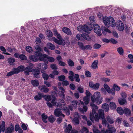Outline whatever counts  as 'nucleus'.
<instances>
[{
	"mask_svg": "<svg viewBox=\"0 0 133 133\" xmlns=\"http://www.w3.org/2000/svg\"><path fill=\"white\" fill-rule=\"evenodd\" d=\"M33 74L34 77L36 78L39 77V75L40 73V71L39 69H33Z\"/></svg>",
	"mask_w": 133,
	"mask_h": 133,
	"instance_id": "obj_20",
	"label": "nucleus"
},
{
	"mask_svg": "<svg viewBox=\"0 0 133 133\" xmlns=\"http://www.w3.org/2000/svg\"><path fill=\"white\" fill-rule=\"evenodd\" d=\"M124 113L126 116H130L131 114V112L129 109L126 108L124 109Z\"/></svg>",
	"mask_w": 133,
	"mask_h": 133,
	"instance_id": "obj_30",
	"label": "nucleus"
},
{
	"mask_svg": "<svg viewBox=\"0 0 133 133\" xmlns=\"http://www.w3.org/2000/svg\"><path fill=\"white\" fill-rule=\"evenodd\" d=\"M35 49L37 50V51H37L38 52L42 51V49L38 45L36 46L35 47Z\"/></svg>",
	"mask_w": 133,
	"mask_h": 133,
	"instance_id": "obj_56",
	"label": "nucleus"
},
{
	"mask_svg": "<svg viewBox=\"0 0 133 133\" xmlns=\"http://www.w3.org/2000/svg\"><path fill=\"white\" fill-rule=\"evenodd\" d=\"M91 100L92 103L90 104V106L92 107V113H90V119L91 121L93 122L95 120L98 121L99 119H103L104 117V113L103 110L101 109L98 110L99 115L96 114V111L98 109L97 106L94 104L95 102L98 104H100L102 102V98L101 97L100 93L98 92H95L93 96L91 97Z\"/></svg>",
	"mask_w": 133,
	"mask_h": 133,
	"instance_id": "obj_1",
	"label": "nucleus"
},
{
	"mask_svg": "<svg viewBox=\"0 0 133 133\" xmlns=\"http://www.w3.org/2000/svg\"><path fill=\"white\" fill-rule=\"evenodd\" d=\"M46 34L48 37H51L53 36V34L51 31L50 30H47Z\"/></svg>",
	"mask_w": 133,
	"mask_h": 133,
	"instance_id": "obj_45",
	"label": "nucleus"
},
{
	"mask_svg": "<svg viewBox=\"0 0 133 133\" xmlns=\"http://www.w3.org/2000/svg\"><path fill=\"white\" fill-rule=\"evenodd\" d=\"M63 31L65 33L69 35H71L72 33L70 30L68 28L64 27L62 29Z\"/></svg>",
	"mask_w": 133,
	"mask_h": 133,
	"instance_id": "obj_24",
	"label": "nucleus"
},
{
	"mask_svg": "<svg viewBox=\"0 0 133 133\" xmlns=\"http://www.w3.org/2000/svg\"><path fill=\"white\" fill-rule=\"evenodd\" d=\"M116 27L119 31H122L124 29V24L122 22L120 21H117Z\"/></svg>",
	"mask_w": 133,
	"mask_h": 133,
	"instance_id": "obj_12",
	"label": "nucleus"
},
{
	"mask_svg": "<svg viewBox=\"0 0 133 133\" xmlns=\"http://www.w3.org/2000/svg\"><path fill=\"white\" fill-rule=\"evenodd\" d=\"M43 97L46 101L49 102L51 101L52 98L54 97V96L52 95H43Z\"/></svg>",
	"mask_w": 133,
	"mask_h": 133,
	"instance_id": "obj_21",
	"label": "nucleus"
},
{
	"mask_svg": "<svg viewBox=\"0 0 133 133\" xmlns=\"http://www.w3.org/2000/svg\"><path fill=\"white\" fill-rule=\"evenodd\" d=\"M62 103V104H61L60 103H58L56 105L57 107H59L61 110H63L64 112L66 111L67 110H69L68 108L66 107H65L63 108H62V105H64L65 104V103L64 101H63Z\"/></svg>",
	"mask_w": 133,
	"mask_h": 133,
	"instance_id": "obj_14",
	"label": "nucleus"
},
{
	"mask_svg": "<svg viewBox=\"0 0 133 133\" xmlns=\"http://www.w3.org/2000/svg\"><path fill=\"white\" fill-rule=\"evenodd\" d=\"M90 98L88 96H85L83 98V101L86 104H87L89 102Z\"/></svg>",
	"mask_w": 133,
	"mask_h": 133,
	"instance_id": "obj_39",
	"label": "nucleus"
},
{
	"mask_svg": "<svg viewBox=\"0 0 133 133\" xmlns=\"http://www.w3.org/2000/svg\"><path fill=\"white\" fill-rule=\"evenodd\" d=\"M56 35L57 36V38L59 40H57L56 38L55 37H53L52 38V40L55 43L59 45L62 44L63 45H64L65 44V42H64V43L63 42L64 41V40L63 39H62L60 35L59 34H58Z\"/></svg>",
	"mask_w": 133,
	"mask_h": 133,
	"instance_id": "obj_7",
	"label": "nucleus"
},
{
	"mask_svg": "<svg viewBox=\"0 0 133 133\" xmlns=\"http://www.w3.org/2000/svg\"><path fill=\"white\" fill-rule=\"evenodd\" d=\"M117 51L120 55H122L123 54V49L121 47H119L117 49Z\"/></svg>",
	"mask_w": 133,
	"mask_h": 133,
	"instance_id": "obj_41",
	"label": "nucleus"
},
{
	"mask_svg": "<svg viewBox=\"0 0 133 133\" xmlns=\"http://www.w3.org/2000/svg\"><path fill=\"white\" fill-rule=\"evenodd\" d=\"M14 130V126L11 124L10 126L8 127L5 130V133H12Z\"/></svg>",
	"mask_w": 133,
	"mask_h": 133,
	"instance_id": "obj_17",
	"label": "nucleus"
},
{
	"mask_svg": "<svg viewBox=\"0 0 133 133\" xmlns=\"http://www.w3.org/2000/svg\"><path fill=\"white\" fill-rule=\"evenodd\" d=\"M103 21L105 25L108 27H115L116 25L115 20L112 17H104L103 18Z\"/></svg>",
	"mask_w": 133,
	"mask_h": 133,
	"instance_id": "obj_2",
	"label": "nucleus"
},
{
	"mask_svg": "<svg viewBox=\"0 0 133 133\" xmlns=\"http://www.w3.org/2000/svg\"><path fill=\"white\" fill-rule=\"evenodd\" d=\"M35 54L36 56L33 55H31L29 56V59L30 60L32 61L37 62L38 60H39V58L41 57L40 56H38V53H40L38 52L37 51H35Z\"/></svg>",
	"mask_w": 133,
	"mask_h": 133,
	"instance_id": "obj_8",
	"label": "nucleus"
},
{
	"mask_svg": "<svg viewBox=\"0 0 133 133\" xmlns=\"http://www.w3.org/2000/svg\"><path fill=\"white\" fill-rule=\"evenodd\" d=\"M101 47V45L98 44H95L94 46V48L95 49H98L100 48Z\"/></svg>",
	"mask_w": 133,
	"mask_h": 133,
	"instance_id": "obj_64",
	"label": "nucleus"
},
{
	"mask_svg": "<svg viewBox=\"0 0 133 133\" xmlns=\"http://www.w3.org/2000/svg\"><path fill=\"white\" fill-rule=\"evenodd\" d=\"M117 112L121 115H122L124 113V110H123V109L121 107L117 108Z\"/></svg>",
	"mask_w": 133,
	"mask_h": 133,
	"instance_id": "obj_34",
	"label": "nucleus"
},
{
	"mask_svg": "<svg viewBox=\"0 0 133 133\" xmlns=\"http://www.w3.org/2000/svg\"><path fill=\"white\" fill-rule=\"evenodd\" d=\"M31 83L34 87L38 86L39 85V83L38 80H32L31 81Z\"/></svg>",
	"mask_w": 133,
	"mask_h": 133,
	"instance_id": "obj_26",
	"label": "nucleus"
},
{
	"mask_svg": "<svg viewBox=\"0 0 133 133\" xmlns=\"http://www.w3.org/2000/svg\"><path fill=\"white\" fill-rule=\"evenodd\" d=\"M94 31L95 32L98 36H100L102 35L101 29L99 25L97 24H95L94 25Z\"/></svg>",
	"mask_w": 133,
	"mask_h": 133,
	"instance_id": "obj_9",
	"label": "nucleus"
},
{
	"mask_svg": "<svg viewBox=\"0 0 133 133\" xmlns=\"http://www.w3.org/2000/svg\"><path fill=\"white\" fill-rule=\"evenodd\" d=\"M43 94L40 92L38 93V95L35 96L34 97L35 100L37 101H38L41 99L42 97H43Z\"/></svg>",
	"mask_w": 133,
	"mask_h": 133,
	"instance_id": "obj_23",
	"label": "nucleus"
},
{
	"mask_svg": "<svg viewBox=\"0 0 133 133\" xmlns=\"http://www.w3.org/2000/svg\"><path fill=\"white\" fill-rule=\"evenodd\" d=\"M50 66L52 69H57V66L55 64H52L50 65Z\"/></svg>",
	"mask_w": 133,
	"mask_h": 133,
	"instance_id": "obj_63",
	"label": "nucleus"
},
{
	"mask_svg": "<svg viewBox=\"0 0 133 133\" xmlns=\"http://www.w3.org/2000/svg\"><path fill=\"white\" fill-rule=\"evenodd\" d=\"M26 51L30 53H32L33 50L32 47L30 46H27L26 48Z\"/></svg>",
	"mask_w": 133,
	"mask_h": 133,
	"instance_id": "obj_40",
	"label": "nucleus"
},
{
	"mask_svg": "<svg viewBox=\"0 0 133 133\" xmlns=\"http://www.w3.org/2000/svg\"><path fill=\"white\" fill-rule=\"evenodd\" d=\"M78 91L81 93H82L84 92L83 88L82 86L79 87L78 88Z\"/></svg>",
	"mask_w": 133,
	"mask_h": 133,
	"instance_id": "obj_62",
	"label": "nucleus"
},
{
	"mask_svg": "<svg viewBox=\"0 0 133 133\" xmlns=\"http://www.w3.org/2000/svg\"><path fill=\"white\" fill-rule=\"evenodd\" d=\"M120 89V88L116 84H114L113 85L112 88L111 89V90L119 91Z\"/></svg>",
	"mask_w": 133,
	"mask_h": 133,
	"instance_id": "obj_27",
	"label": "nucleus"
},
{
	"mask_svg": "<svg viewBox=\"0 0 133 133\" xmlns=\"http://www.w3.org/2000/svg\"><path fill=\"white\" fill-rule=\"evenodd\" d=\"M61 109H55L54 112V114L56 116L58 117L60 116H63V117H64V115L62 114L61 111Z\"/></svg>",
	"mask_w": 133,
	"mask_h": 133,
	"instance_id": "obj_18",
	"label": "nucleus"
},
{
	"mask_svg": "<svg viewBox=\"0 0 133 133\" xmlns=\"http://www.w3.org/2000/svg\"><path fill=\"white\" fill-rule=\"evenodd\" d=\"M98 63V61L97 60L94 61L92 63L91 67L92 68L95 69L98 67L97 64Z\"/></svg>",
	"mask_w": 133,
	"mask_h": 133,
	"instance_id": "obj_28",
	"label": "nucleus"
},
{
	"mask_svg": "<svg viewBox=\"0 0 133 133\" xmlns=\"http://www.w3.org/2000/svg\"><path fill=\"white\" fill-rule=\"evenodd\" d=\"M109 105L110 108L112 109H115L116 107V105L115 103L113 102H110Z\"/></svg>",
	"mask_w": 133,
	"mask_h": 133,
	"instance_id": "obj_35",
	"label": "nucleus"
},
{
	"mask_svg": "<svg viewBox=\"0 0 133 133\" xmlns=\"http://www.w3.org/2000/svg\"><path fill=\"white\" fill-rule=\"evenodd\" d=\"M81 36L85 40L88 41H93L94 40L95 38V36L94 35L89 36L88 34L85 33L82 34L81 35Z\"/></svg>",
	"mask_w": 133,
	"mask_h": 133,
	"instance_id": "obj_10",
	"label": "nucleus"
},
{
	"mask_svg": "<svg viewBox=\"0 0 133 133\" xmlns=\"http://www.w3.org/2000/svg\"><path fill=\"white\" fill-rule=\"evenodd\" d=\"M102 30L103 33L105 35L106 33H111V32L110 30L105 27H103L102 29Z\"/></svg>",
	"mask_w": 133,
	"mask_h": 133,
	"instance_id": "obj_22",
	"label": "nucleus"
},
{
	"mask_svg": "<svg viewBox=\"0 0 133 133\" xmlns=\"http://www.w3.org/2000/svg\"><path fill=\"white\" fill-rule=\"evenodd\" d=\"M78 44L80 48L82 50H84V46L83 45V44L81 42H78Z\"/></svg>",
	"mask_w": 133,
	"mask_h": 133,
	"instance_id": "obj_49",
	"label": "nucleus"
},
{
	"mask_svg": "<svg viewBox=\"0 0 133 133\" xmlns=\"http://www.w3.org/2000/svg\"><path fill=\"white\" fill-rule=\"evenodd\" d=\"M29 66L26 67L25 69V70L29 71V72H31L33 71L32 68H33V64L30 63L29 65Z\"/></svg>",
	"mask_w": 133,
	"mask_h": 133,
	"instance_id": "obj_25",
	"label": "nucleus"
},
{
	"mask_svg": "<svg viewBox=\"0 0 133 133\" xmlns=\"http://www.w3.org/2000/svg\"><path fill=\"white\" fill-rule=\"evenodd\" d=\"M68 64L70 66H73L74 65V63L70 59H69L68 61Z\"/></svg>",
	"mask_w": 133,
	"mask_h": 133,
	"instance_id": "obj_50",
	"label": "nucleus"
},
{
	"mask_svg": "<svg viewBox=\"0 0 133 133\" xmlns=\"http://www.w3.org/2000/svg\"><path fill=\"white\" fill-rule=\"evenodd\" d=\"M79 75L78 74H75L74 76V78L76 79V81L77 82L80 81V79L79 78Z\"/></svg>",
	"mask_w": 133,
	"mask_h": 133,
	"instance_id": "obj_54",
	"label": "nucleus"
},
{
	"mask_svg": "<svg viewBox=\"0 0 133 133\" xmlns=\"http://www.w3.org/2000/svg\"><path fill=\"white\" fill-rule=\"evenodd\" d=\"M16 74L18 73L20 71H23L25 69L24 66L21 65L18 66L17 68H14Z\"/></svg>",
	"mask_w": 133,
	"mask_h": 133,
	"instance_id": "obj_19",
	"label": "nucleus"
},
{
	"mask_svg": "<svg viewBox=\"0 0 133 133\" xmlns=\"http://www.w3.org/2000/svg\"><path fill=\"white\" fill-rule=\"evenodd\" d=\"M106 119L107 121L110 124H112L114 122V120L112 118H110L109 116L107 117Z\"/></svg>",
	"mask_w": 133,
	"mask_h": 133,
	"instance_id": "obj_37",
	"label": "nucleus"
},
{
	"mask_svg": "<svg viewBox=\"0 0 133 133\" xmlns=\"http://www.w3.org/2000/svg\"><path fill=\"white\" fill-rule=\"evenodd\" d=\"M15 131H18L21 128L20 127L19 125L17 124L15 125Z\"/></svg>",
	"mask_w": 133,
	"mask_h": 133,
	"instance_id": "obj_60",
	"label": "nucleus"
},
{
	"mask_svg": "<svg viewBox=\"0 0 133 133\" xmlns=\"http://www.w3.org/2000/svg\"><path fill=\"white\" fill-rule=\"evenodd\" d=\"M89 19L91 24L93 25H94V24L95 23V21L94 17L92 16H90L89 18Z\"/></svg>",
	"mask_w": 133,
	"mask_h": 133,
	"instance_id": "obj_46",
	"label": "nucleus"
},
{
	"mask_svg": "<svg viewBox=\"0 0 133 133\" xmlns=\"http://www.w3.org/2000/svg\"><path fill=\"white\" fill-rule=\"evenodd\" d=\"M104 87L107 92L109 93H111L113 95H115V90H111L108 84H104Z\"/></svg>",
	"mask_w": 133,
	"mask_h": 133,
	"instance_id": "obj_13",
	"label": "nucleus"
},
{
	"mask_svg": "<svg viewBox=\"0 0 133 133\" xmlns=\"http://www.w3.org/2000/svg\"><path fill=\"white\" fill-rule=\"evenodd\" d=\"M19 58L22 60H25L27 59V57L23 54H21L20 55Z\"/></svg>",
	"mask_w": 133,
	"mask_h": 133,
	"instance_id": "obj_48",
	"label": "nucleus"
},
{
	"mask_svg": "<svg viewBox=\"0 0 133 133\" xmlns=\"http://www.w3.org/2000/svg\"><path fill=\"white\" fill-rule=\"evenodd\" d=\"M42 77L45 80H47L49 78L48 75L46 74L43 73L42 74Z\"/></svg>",
	"mask_w": 133,
	"mask_h": 133,
	"instance_id": "obj_53",
	"label": "nucleus"
},
{
	"mask_svg": "<svg viewBox=\"0 0 133 133\" xmlns=\"http://www.w3.org/2000/svg\"><path fill=\"white\" fill-rule=\"evenodd\" d=\"M80 104L84 106V104L83 102L81 100H79V102L77 101H73L71 103V104L69 106V109L72 110L74 109L77 108V105Z\"/></svg>",
	"mask_w": 133,
	"mask_h": 133,
	"instance_id": "obj_5",
	"label": "nucleus"
},
{
	"mask_svg": "<svg viewBox=\"0 0 133 133\" xmlns=\"http://www.w3.org/2000/svg\"><path fill=\"white\" fill-rule=\"evenodd\" d=\"M42 121L45 123L47 122V119L48 118V116L46 115L45 114H43L42 115Z\"/></svg>",
	"mask_w": 133,
	"mask_h": 133,
	"instance_id": "obj_36",
	"label": "nucleus"
},
{
	"mask_svg": "<svg viewBox=\"0 0 133 133\" xmlns=\"http://www.w3.org/2000/svg\"><path fill=\"white\" fill-rule=\"evenodd\" d=\"M59 89L61 90V91H58V94L60 96L64 98H65V95L64 93L65 92V90L64 88L62 87H58Z\"/></svg>",
	"mask_w": 133,
	"mask_h": 133,
	"instance_id": "obj_15",
	"label": "nucleus"
},
{
	"mask_svg": "<svg viewBox=\"0 0 133 133\" xmlns=\"http://www.w3.org/2000/svg\"><path fill=\"white\" fill-rule=\"evenodd\" d=\"M85 74L86 76L87 77H90L91 76L90 72L88 71H85Z\"/></svg>",
	"mask_w": 133,
	"mask_h": 133,
	"instance_id": "obj_61",
	"label": "nucleus"
},
{
	"mask_svg": "<svg viewBox=\"0 0 133 133\" xmlns=\"http://www.w3.org/2000/svg\"><path fill=\"white\" fill-rule=\"evenodd\" d=\"M119 103L121 105H123L126 102V101L125 99L121 98L118 100Z\"/></svg>",
	"mask_w": 133,
	"mask_h": 133,
	"instance_id": "obj_42",
	"label": "nucleus"
},
{
	"mask_svg": "<svg viewBox=\"0 0 133 133\" xmlns=\"http://www.w3.org/2000/svg\"><path fill=\"white\" fill-rule=\"evenodd\" d=\"M1 127L2 129V131H4L5 128V124L4 121H3L2 122Z\"/></svg>",
	"mask_w": 133,
	"mask_h": 133,
	"instance_id": "obj_52",
	"label": "nucleus"
},
{
	"mask_svg": "<svg viewBox=\"0 0 133 133\" xmlns=\"http://www.w3.org/2000/svg\"><path fill=\"white\" fill-rule=\"evenodd\" d=\"M102 80L104 82H109L110 81V79L105 77L102 78H101Z\"/></svg>",
	"mask_w": 133,
	"mask_h": 133,
	"instance_id": "obj_58",
	"label": "nucleus"
},
{
	"mask_svg": "<svg viewBox=\"0 0 133 133\" xmlns=\"http://www.w3.org/2000/svg\"><path fill=\"white\" fill-rule=\"evenodd\" d=\"M38 88L41 91L45 93H47L49 91V88L45 85L39 86L38 87Z\"/></svg>",
	"mask_w": 133,
	"mask_h": 133,
	"instance_id": "obj_16",
	"label": "nucleus"
},
{
	"mask_svg": "<svg viewBox=\"0 0 133 133\" xmlns=\"http://www.w3.org/2000/svg\"><path fill=\"white\" fill-rule=\"evenodd\" d=\"M48 120L50 122L52 123L55 121V119L53 116H51L49 117Z\"/></svg>",
	"mask_w": 133,
	"mask_h": 133,
	"instance_id": "obj_44",
	"label": "nucleus"
},
{
	"mask_svg": "<svg viewBox=\"0 0 133 133\" xmlns=\"http://www.w3.org/2000/svg\"><path fill=\"white\" fill-rule=\"evenodd\" d=\"M74 117V118L72 120L73 123L74 124L78 125L79 123V120L80 116L78 112H76L75 113Z\"/></svg>",
	"mask_w": 133,
	"mask_h": 133,
	"instance_id": "obj_11",
	"label": "nucleus"
},
{
	"mask_svg": "<svg viewBox=\"0 0 133 133\" xmlns=\"http://www.w3.org/2000/svg\"><path fill=\"white\" fill-rule=\"evenodd\" d=\"M87 109L88 108L85 105L83 106V108H78V110L80 111L83 112L87 111Z\"/></svg>",
	"mask_w": 133,
	"mask_h": 133,
	"instance_id": "obj_33",
	"label": "nucleus"
},
{
	"mask_svg": "<svg viewBox=\"0 0 133 133\" xmlns=\"http://www.w3.org/2000/svg\"><path fill=\"white\" fill-rule=\"evenodd\" d=\"M52 98L53 99L51 101V103L53 106H54L56 105V102L55 101L56 98L55 96L54 97H53Z\"/></svg>",
	"mask_w": 133,
	"mask_h": 133,
	"instance_id": "obj_59",
	"label": "nucleus"
},
{
	"mask_svg": "<svg viewBox=\"0 0 133 133\" xmlns=\"http://www.w3.org/2000/svg\"><path fill=\"white\" fill-rule=\"evenodd\" d=\"M16 73L14 69H12V70L8 72L6 75L7 76H12L14 74H16Z\"/></svg>",
	"mask_w": 133,
	"mask_h": 133,
	"instance_id": "obj_38",
	"label": "nucleus"
},
{
	"mask_svg": "<svg viewBox=\"0 0 133 133\" xmlns=\"http://www.w3.org/2000/svg\"><path fill=\"white\" fill-rule=\"evenodd\" d=\"M128 57L130 59V62L133 63V55L130 54L128 55Z\"/></svg>",
	"mask_w": 133,
	"mask_h": 133,
	"instance_id": "obj_55",
	"label": "nucleus"
},
{
	"mask_svg": "<svg viewBox=\"0 0 133 133\" xmlns=\"http://www.w3.org/2000/svg\"><path fill=\"white\" fill-rule=\"evenodd\" d=\"M92 27H88L87 25L79 26L77 27V29L79 31H84L88 33H90V32L92 29Z\"/></svg>",
	"mask_w": 133,
	"mask_h": 133,
	"instance_id": "obj_6",
	"label": "nucleus"
},
{
	"mask_svg": "<svg viewBox=\"0 0 133 133\" xmlns=\"http://www.w3.org/2000/svg\"><path fill=\"white\" fill-rule=\"evenodd\" d=\"M81 132L82 133L85 132L88 133L89 132V130L88 129L85 127H84L81 130Z\"/></svg>",
	"mask_w": 133,
	"mask_h": 133,
	"instance_id": "obj_47",
	"label": "nucleus"
},
{
	"mask_svg": "<svg viewBox=\"0 0 133 133\" xmlns=\"http://www.w3.org/2000/svg\"><path fill=\"white\" fill-rule=\"evenodd\" d=\"M71 128L72 126L70 124L68 125L65 130L66 133H69L70 131L71 130Z\"/></svg>",
	"mask_w": 133,
	"mask_h": 133,
	"instance_id": "obj_43",
	"label": "nucleus"
},
{
	"mask_svg": "<svg viewBox=\"0 0 133 133\" xmlns=\"http://www.w3.org/2000/svg\"><path fill=\"white\" fill-rule=\"evenodd\" d=\"M99 83H97L94 84L92 89H97L99 88Z\"/></svg>",
	"mask_w": 133,
	"mask_h": 133,
	"instance_id": "obj_51",
	"label": "nucleus"
},
{
	"mask_svg": "<svg viewBox=\"0 0 133 133\" xmlns=\"http://www.w3.org/2000/svg\"><path fill=\"white\" fill-rule=\"evenodd\" d=\"M38 56H40L41 57L39 58V60L44 61L45 62H46L48 64V61L45 59L47 58L48 61L50 62H54L55 59L52 57L49 56L47 55L44 54H42L41 53H38Z\"/></svg>",
	"mask_w": 133,
	"mask_h": 133,
	"instance_id": "obj_4",
	"label": "nucleus"
},
{
	"mask_svg": "<svg viewBox=\"0 0 133 133\" xmlns=\"http://www.w3.org/2000/svg\"><path fill=\"white\" fill-rule=\"evenodd\" d=\"M102 108L104 109L105 111L107 112L109 110V106L108 104L105 103L102 105Z\"/></svg>",
	"mask_w": 133,
	"mask_h": 133,
	"instance_id": "obj_29",
	"label": "nucleus"
},
{
	"mask_svg": "<svg viewBox=\"0 0 133 133\" xmlns=\"http://www.w3.org/2000/svg\"><path fill=\"white\" fill-rule=\"evenodd\" d=\"M47 46L48 48L51 50H54L55 48L54 45L50 43H47Z\"/></svg>",
	"mask_w": 133,
	"mask_h": 133,
	"instance_id": "obj_31",
	"label": "nucleus"
},
{
	"mask_svg": "<svg viewBox=\"0 0 133 133\" xmlns=\"http://www.w3.org/2000/svg\"><path fill=\"white\" fill-rule=\"evenodd\" d=\"M93 131L94 133H114L116 131L115 128L112 126H109L108 125V129L105 131L104 130H101V131H100L94 126V128L93 129Z\"/></svg>",
	"mask_w": 133,
	"mask_h": 133,
	"instance_id": "obj_3",
	"label": "nucleus"
},
{
	"mask_svg": "<svg viewBox=\"0 0 133 133\" xmlns=\"http://www.w3.org/2000/svg\"><path fill=\"white\" fill-rule=\"evenodd\" d=\"M9 63L11 65H14V63L15 61V59L12 58H9L8 59Z\"/></svg>",
	"mask_w": 133,
	"mask_h": 133,
	"instance_id": "obj_32",
	"label": "nucleus"
},
{
	"mask_svg": "<svg viewBox=\"0 0 133 133\" xmlns=\"http://www.w3.org/2000/svg\"><path fill=\"white\" fill-rule=\"evenodd\" d=\"M58 79L59 81H62L65 79V77L63 75H61L58 77Z\"/></svg>",
	"mask_w": 133,
	"mask_h": 133,
	"instance_id": "obj_57",
	"label": "nucleus"
}]
</instances>
